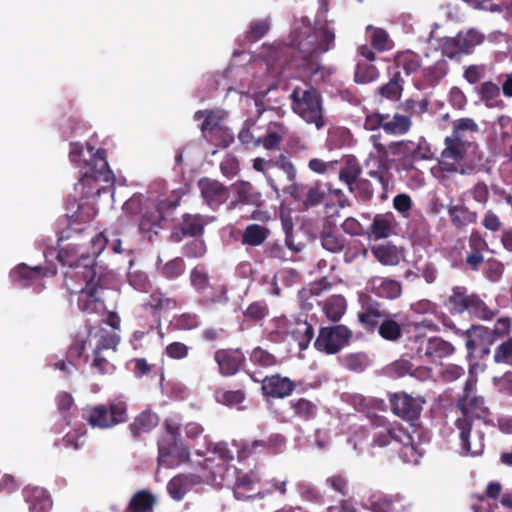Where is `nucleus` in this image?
<instances>
[{"mask_svg":"<svg viewBox=\"0 0 512 512\" xmlns=\"http://www.w3.org/2000/svg\"><path fill=\"white\" fill-rule=\"evenodd\" d=\"M346 300L341 295L327 298L323 304V311L331 321H338L346 311Z\"/></svg>","mask_w":512,"mask_h":512,"instance_id":"39","label":"nucleus"},{"mask_svg":"<svg viewBox=\"0 0 512 512\" xmlns=\"http://www.w3.org/2000/svg\"><path fill=\"white\" fill-rule=\"evenodd\" d=\"M192 287L200 294H203L209 287V276L203 267L197 266L190 273Z\"/></svg>","mask_w":512,"mask_h":512,"instance_id":"55","label":"nucleus"},{"mask_svg":"<svg viewBox=\"0 0 512 512\" xmlns=\"http://www.w3.org/2000/svg\"><path fill=\"white\" fill-rule=\"evenodd\" d=\"M470 300V294L467 293L465 287L457 286L452 289V294L449 296L446 306L453 314H462L467 311Z\"/></svg>","mask_w":512,"mask_h":512,"instance_id":"34","label":"nucleus"},{"mask_svg":"<svg viewBox=\"0 0 512 512\" xmlns=\"http://www.w3.org/2000/svg\"><path fill=\"white\" fill-rule=\"evenodd\" d=\"M23 496L29 512H49L52 508V500L44 488L28 486L23 490Z\"/></svg>","mask_w":512,"mask_h":512,"instance_id":"24","label":"nucleus"},{"mask_svg":"<svg viewBox=\"0 0 512 512\" xmlns=\"http://www.w3.org/2000/svg\"><path fill=\"white\" fill-rule=\"evenodd\" d=\"M204 202L213 210L225 203L229 196L228 189L217 180L203 178L198 182Z\"/></svg>","mask_w":512,"mask_h":512,"instance_id":"20","label":"nucleus"},{"mask_svg":"<svg viewBox=\"0 0 512 512\" xmlns=\"http://www.w3.org/2000/svg\"><path fill=\"white\" fill-rule=\"evenodd\" d=\"M334 45L335 28L332 22L318 20L312 27L302 20L295 24L287 43L263 47L262 60L254 63L257 72L249 86V92L252 93L253 98L245 96L242 99L247 107L253 106L255 109V112L251 111V115L238 133L239 141L246 148H255L261 145V137H256L251 132L252 126L267 109L261 98L276 87L278 78L293 76L289 72L291 63L284 59L288 50L290 48L297 50V57L294 59L296 65L317 82L324 78L318 58L331 50Z\"/></svg>","mask_w":512,"mask_h":512,"instance_id":"2","label":"nucleus"},{"mask_svg":"<svg viewBox=\"0 0 512 512\" xmlns=\"http://www.w3.org/2000/svg\"><path fill=\"white\" fill-rule=\"evenodd\" d=\"M195 455L200 458L197 464L200 472L197 474H179L167 484V491L172 499L180 501L196 485L208 484L221 487L228 482L230 472L234 467L233 452L225 442L208 443L205 450L197 449Z\"/></svg>","mask_w":512,"mask_h":512,"instance_id":"4","label":"nucleus"},{"mask_svg":"<svg viewBox=\"0 0 512 512\" xmlns=\"http://www.w3.org/2000/svg\"><path fill=\"white\" fill-rule=\"evenodd\" d=\"M295 388L294 382L288 377L272 375L265 377L262 381L263 393L274 398H284L289 396Z\"/></svg>","mask_w":512,"mask_h":512,"instance_id":"23","label":"nucleus"},{"mask_svg":"<svg viewBox=\"0 0 512 512\" xmlns=\"http://www.w3.org/2000/svg\"><path fill=\"white\" fill-rule=\"evenodd\" d=\"M226 114L223 110H199L194 114L195 120L204 119L201 125L202 135H209V133L215 129L223 127L222 121Z\"/></svg>","mask_w":512,"mask_h":512,"instance_id":"30","label":"nucleus"},{"mask_svg":"<svg viewBox=\"0 0 512 512\" xmlns=\"http://www.w3.org/2000/svg\"><path fill=\"white\" fill-rule=\"evenodd\" d=\"M308 443L311 447L318 450H325L331 443V432L328 429H317L308 437Z\"/></svg>","mask_w":512,"mask_h":512,"instance_id":"58","label":"nucleus"},{"mask_svg":"<svg viewBox=\"0 0 512 512\" xmlns=\"http://www.w3.org/2000/svg\"><path fill=\"white\" fill-rule=\"evenodd\" d=\"M165 205V201L159 195L155 196L152 192L138 193L123 204L122 210L135 217L140 233L148 240H152L163 228Z\"/></svg>","mask_w":512,"mask_h":512,"instance_id":"7","label":"nucleus"},{"mask_svg":"<svg viewBox=\"0 0 512 512\" xmlns=\"http://www.w3.org/2000/svg\"><path fill=\"white\" fill-rule=\"evenodd\" d=\"M476 378L470 376L465 384L463 395L460 397L458 407L462 417L456 420L463 455L478 456L483 452V432L480 427L486 424L488 408L484 399L476 395Z\"/></svg>","mask_w":512,"mask_h":512,"instance_id":"5","label":"nucleus"},{"mask_svg":"<svg viewBox=\"0 0 512 512\" xmlns=\"http://www.w3.org/2000/svg\"><path fill=\"white\" fill-rule=\"evenodd\" d=\"M286 132V127L281 123H270L266 135L261 138V144L268 150L277 148Z\"/></svg>","mask_w":512,"mask_h":512,"instance_id":"43","label":"nucleus"},{"mask_svg":"<svg viewBox=\"0 0 512 512\" xmlns=\"http://www.w3.org/2000/svg\"><path fill=\"white\" fill-rule=\"evenodd\" d=\"M86 429L84 425L74 426L67 431L62 439L61 445L65 448L77 450L84 445Z\"/></svg>","mask_w":512,"mask_h":512,"instance_id":"47","label":"nucleus"},{"mask_svg":"<svg viewBox=\"0 0 512 512\" xmlns=\"http://www.w3.org/2000/svg\"><path fill=\"white\" fill-rule=\"evenodd\" d=\"M392 411L395 415L407 421L418 418L424 401L414 398L406 393H397L390 398Z\"/></svg>","mask_w":512,"mask_h":512,"instance_id":"19","label":"nucleus"},{"mask_svg":"<svg viewBox=\"0 0 512 512\" xmlns=\"http://www.w3.org/2000/svg\"><path fill=\"white\" fill-rule=\"evenodd\" d=\"M412 121L407 115L395 113L390 116L386 114L384 132L392 136L405 135L411 128Z\"/></svg>","mask_w":512,"mask_h":512,"instance_id":"31","label":"nucleus"},{"mask_svg":"<svg viewBox=\"0 0 512 512\" xmlns=\"http://www.w3.org/2000/svg\"><path fill=\"white\" fill-rule=\"evenodd\" d=\"M274 332L283 340H294L300 350H304L311 342L314 331L306 317H280L274 321Z\"/></svg>","mask_w":512,"mask_h":512,"instance_id":"12","label":"nucleus"},{"mask_svg":"<svg viewBox=\"0 0 512 512\" xmlns=\"http://www.w3.org/2000/svg\"><path fill=\"white\" fill-rule=\"evenodd\" d=\"M291 406L296 416L303 420H310L315 417L317 407L314 403L307 399H298L291 401Z\"/></svg>","mask_w":512,"mask_h":512,"instance_id":"54","label":"nucleus"},{"mask_svg":"<svg viewBox=\"0 0 512 512\" xmlns=\"http://www.w3.org/2000/svg\"><path fill=\"white\" fill-rule=\"evenodd\" d=\"M398 66L402 67L406 75L415 73L420 67V61L417 55L405 54L398 58Z\"/></svg>","mask_w":512,"mask_h":512,"instance_id":"63","label":"nucleus"},{"mask_svg":"<svg viewBox=\"0 0 512 512\" xmlns=\"http://www.w3.org/2000/svg\"><path fill=\"white\" fill-rule=\"evenodd\" d=\"M479 131V126L472 118H459L453 121V130L451 136L462 140L468 145H473V138Z\"/></svg>","mask_w":512,"mask_h":512,"instance_id":"28","label":"nucleus"},{"mask_svg":"<svg viewBox=\"0 0 512 512\" xmlns=\"http://www.w3.org/2000/svg\"><path fill=\"white\" fill-rule=\"evenodd\" d=\"M207 248L203 239L195 238L188 241L182 249L184 256L188 258H200L206 254Z\"/></svg>","mask_w":512,"mask_h":512,"instance_id":"59","label":"nucleus"},{"mask_svg":"<svg viewBox=\"0 0 512 512\" xmlns=\"http://www.w3.org/2000/svg\"><path fill=\"white\" fill-rule=\"evenodd\" d=\"M447 212L452 224L457 228L474 223L477 220V213L462 205L451 204L448 206Z\"/></svg>","mask_w":512,"mask_h":512,"instance_id":"35","label":"nucleus"},{"mask_svg":"<svg viewBox=\"0 0 512 512\" xmlns=\"http://www.w3.org/2000/svg\"><path fill=\"white\" fill-rule=\"evenodd\" d=\"M325 484L331 490L345 496L348 493L349 481L344 473H334L328 476Z\"/></svg>","mask_w":512,"mask_h":512,"instance_id":"57","label":"nucleus"},{"mask_svg":"<svg viewBox=\"0 0 512 512\" xmlns=\"http://www.w3.org/2000/svg\"><path fill=\"white\" fill-rule=\"evenodd\" d=\"M214 359L221 375L232 376L239 371L245 357L239 350H218L214 354Z\"/></svg>","mask_w":512,"mask_h":512,"instance_id":"22","label":"nucleus"},{"mask_svg":"<svg viewBox=\"0 0 512 512\" xmlns=\"http://www.w3.org/2000/svg\"><path fill=\"white\" fill-rule=\"evenodd\" d=\"M478 95L481 101L489 108L504 106L503 101L499 99L500 88L492 81L483 82L478 89Z\"/></svg>","mask_w":512,"mask_h":512,"instance_id":"36","label":"nucleus"},{"mask_svg":"<svg viewBox=\"0 0 512 512\" xmlns=\"http://www.w3.org/2000/svg\"><path fill=\"white\" fill-rule=\"evenodd\" d=\"M348 441L353 443L354 449L364 444L382 448L398 443L402 445L401 458L410 464H417L423 455V449L415 444L413 436L400 423L391 422L377 414L366 415L352 422Z\"/></svg>","mask_w":512,"mask_h":512,"instance_id":"3","label":"nucleus"},{"mask_svg":"<svg viewBox=\"0 0 512 512\" xmlns=\"http://www.w3.org/2000/svg\"><path fill=\"white\" fill-rule=\"evenodd\" d=\"M372 149L368 153L364 161L365 167L368 169V175L385 187L388 184L389 160L388 150L381 142V134H372L369 137Z\"/></svg>","mask_w":512,"mask_h":512,"instance_id":"13","label":"nucleus"},{"mask_svg":"<svg viewBox=\"0 0 512 512\" xmlns=\"http://www.w3.org/2000/svg\"><path fill=\"white\" fill-rule=\"evenodd\" d=\"M55 274L56 269L54 267H29L22 263L10 272V277L13 282L20 286L32 287L36 292H40L44 287V278Z\"/></svg>","mask_w":512,"mask_h":512,"instance_id":"16","label":"nucleus"},{"mask_svg":"<svg viewBox=\"0 0 512 512\" xmlns=\"http://www.w3.org/2000/svg\"><path fill=\"white\" fill-rule=\"evenodd\" d=\"M396 220L393 213L377 214L371 224V234L375 240L387 238L395 232Z\"/></svg>","mask_w":512,"mask_h":512,"instance_id":"27","label":"nucleus"},{"mask_svg":"<svg viewBox=\"0 0 512 512\" xmlns=\"http://www.w3.org/2000/svg\"><path fill=\"white\" fill-rule=\"evenodd\" d=\"M396 315H387L379 325V334L388 341H396L402 336V325L396 321Z\"/></svg>","mask_w":512,"mask_h":512,"instance_id":"42","label":"nucleus"},{"mask_svg":"<svg viewBox=\"0 0 512 512\" xmlns=\"http://www.w3.org/2000/svg\"><path fill=\"white\" fill-rule=\"evenodd\" d=\"M286 440L280 434H272L265 440H255L251 443V448L244 446V450L249 452L256 450L257 448H267L274 451H282L285 447Z\"/></svg>","mask_w":512,"mask_h":512,"instance_id":"52","label":"nucleus"},{"mask_svg":"<svg viewBox=\"0 0 512 512\" xmlns=\"http://www.w3.org/2000/svg\"><path fill=\"white\" fill-rule=\"evenodd\" d=\"M367 287L377 296L387 299H396L402 293L401 283L385 277H371Z\"/></svg>","mask_w":512,"mask_h":512,"instance_id":"25","label":"nucleus"},{"mask_svg":"<svg viewBox=\"0 0 512 512\" xmlns=\"http://www.w3.org/2000/svg\"><path fill=\"white\" fill-rule=\"evenodd\" d=\"M411 144V142H405V141H399L394 142L390 145V149L393 152H400L402 148L404 147L408 151H411L412 157L416 160H427L430 159L432 156L431 148L429 143L423 139L420 138L418 143L414 148H408L407 146Z\"/></svg>","mask_w":512,"mask_h":512,"instance_id":"37","label":"nucleus"},{"mask_svg":"<svg viewBox=\"0 0 512 512\" xmlns=\"http://www.w3.org/2000/svg\"><path fill=\"white\" fill-rule=\"evenodd\" d=\"M208 142L219 146V147H227L229 146L233 140L234 135L230 129L223 126L219 129H215L209 133V135L203 136Z\"/></svg>","mask_w":512,"mask_h":512,"instance_id":"53","label":"nucleus"},{"mask_svg":"<svg viewBox=\"0 0 512 512\" xmlns=\"http://www.w3.org/2000/svg\"><path fill=\"white\" fill-rule=\"evenodd\" d=\"M156 504V495L143 489L132 495L124 512H153Z\"/></svg>","mask_w":512,"mask_h":512,"instance_id":"26","label":"nucleus"},{"mask_svg":"<svg viewBox=\"0 0 512 512\" xmlns=\"http://www.w3.org/2000/svg\"><path fill=\"white\" fill-rule=\"evenodd\" d=\"M119 343V336L116 332L108 331L105 328L89 330L87 334H78L68 350L70 358H81L84 356L86 347L92 348L94 360L92 367L101 374H112L114 365L105 357L104 353L116 350Z\"/></svg>","mask_w":512,"mask_h":512,"instance_id":"6","label":"nucleus"},{"mask_svg":"<svg viewBox=\"0 0 512 512\" xmlns=\"http://www.w3.org/2000/svg\"><path fill=\"white\" fill-rule=\"evenodd\" d=\"M467 312L479 319L490 320L494 317L495 312L490 309L486 303L475 294H470V300Z\"/></svg>","mask_w":512,"mask_h":512,"instance_id":"46","label":"nucleus"},{"mask_svg":"<svg viewBox=\"0 0 512 512\" xmlns=\"http://www.w3.org/2000/svg\"><path fill=\"white\" fill-rule=\"evenodd\" d=\"M360 173L361 168L358 160L355 157H348L345 160L344 167L339 171V178L341 181L345 182L352 191V186L356 182Z\"/></svg>","mask_w":512,"mask_h":512,"instance_id":"45","label":"nucleus"},{"mask_svg":"<svg viewBox=\"0 0 512 512\" xmlns=\"http://www.w3.org/2000/svg\"><path fill=\"white\" fill-rule=\"evenodd\" d=\"M70 162L80 170L81 178L74 185L73 198L76 210L72 212L73 221L67 231L66 244L60 239L58 260L71 269L66 273L68 280L79 278L85 286L78 292L77 303L80 310L87 313H99L105 309L102 299L104 288L108 287L114 275L102 266L94 265V258L100 255L106 246L116 254L132 253L130 246L122 247L117 235L95 233L89 227H80L81 221L92 219L96 215L95 207L84 200L94 199L102 193L114 197V175L108 166L105 151L95 149L89 142H71Z\"/></svg>","mask_w":512,"mask_h":512,"instance_id":"1","label":"nucleus"},{"mask_svg":"<svg viewBox=\"0 0 512 512\" xmlns=\"http://www.w3.org/2000/svg\"><path fill=\"white\" fill-rule=\"evenodd\" d=\"M179 438L163 435L158 441V462L165 467H174L173 451L179 443Z\"/></svg>","mask_w":512,"mask_h":512,"instance_id":"33","label":"nucleus"},{"mask_svg":"<svg viewBox=\"0 0 512 512\" xmlns=\"http://www.w3.org/2000/svg\"><path fill=\"white\" fill-rule=\"evenodd\" d=\"M409 348L418 358L431 362L448 357L455 351L451 343L440 337L416 336L411 340Z\"/></svg>","mask_w":512,"mask_h":512,"instance_id":"14","label":"nucleus"},{"mask_svg":"<svg viewBox=\"0 0 512 512\" xmlns=\"http://www.w3.org/2000/svg\"><path fill=\"white\" fill-rule=\"evenodd\" d=\"M156 265L159 273L167 279L177 278L182 275L185 270L184 261L179 257L169 260L165 263H163V261L158 258Z\"/></svg>","mask_w":512,"mask_h":512,"instance_id":"44","label":"nucleus"},{"mask_svg":"<svg viewBox=\"0 0 512 512\" xmlns=\"http://www.w3.org/2000/svg\"><path fill=\"white\" fill-rule=\"evenodd\" d=\"M472 146L451 135L444 139V149L438 160L439 166L446 172H458Z\"/></svg>","mask_w":512,"mask_h":512,"instance_id":"17","label":"nucleus"},{"mask_svg":"<svg viewBox=\"0 0 512 512\" xmlns=\"http://www.w3.org/2000/svg\"><path fill=\"white\" fill-rule=\"evenodd\" d=\"M366 507L372 512H391L393 500L385 495H373L366 503Z\"/></svg>","mask_w":512,"mask_h":512,"instance_id":"56","label":"nucleus"},{"mask_svg":"<svg viewBox=\"0 0 512 512\" xmlns=\"http://www.w3.org/2000/svg\"><path fill=\"white\" fill-rule=\"evenodd\" d=\"M379 76L377 68L368 62L359 60L355 71V81L357 83L365 84L375 81Z\"/></svg>","mask_w":512,"mask_h":512,"instance_id":"50","label":"nucleus"},{"mask_svg":"<svg viewBox=\"0 0 512 512\" xmlns=\"http://www.w3.org/2000/svg\"><path fill=\"white\" fill-rule=\"evenodd\" d=\"M448 64L444 59L436 61L432 66L425 69V73L430 83L437 82L446 76Z\"/></svg>","mask_w":512,"mask_h":512,"instance_id":"62","label":"nucleus"},{"mask_svg":"<svg viewBox=\"0 0 512 512\" xmlns=\"http://www.w3.org/2000/svg\"><path fill=\"white\" fill-rule=\"evenodd\" d=\"M82 416L93 428L110 429L128 420V405L123 397H117L107 404L86 407Z\"/></svg>","mask_w":512,"mask_h":512,"instance_id":"10","label":"nucleus"},{"mask_svg":"<svg viewBox=\"0 0 512 512\" xmlns=\"http://www.w3.org/2000/svg\"><path fill=\"white\" fill-rule=\"evenodd\" d=\"M232 191L237 199L228 204V209H236L240 204L260 207L262 204V194L250 183L238 180L231 185Z\"/></svg>","mask_w":512,"mask_h":512,"instance_id":"21","label":"nucleus"},{"mask_svg":"<svg viewBox=\"0 0 512 512\" xmlns=\"http://www.w3.org/2000/svg\"><path fill=\"white\" fill-rule=\"evenodd\" d=\"M214 219V217L203 216L200 214H185L179 227L172 231L170 239L173 242H180L183 239V236L201 235L204 231L205 225L214 221Z\"/></svg>","mask_w":512,"mask_h":512,"instance_id":"18","label":"nucleus"},{"mask_svg":"<svg viewBox=\"0 0 512 512\" xmlns=\"http://www.w3.org/2000/svg\"><path fill=\"white\" fill-rule=\"evenodd\" d=\"M159 423L158 415L150 409L142 411L129 425L131 434L136 437L142 433H148Z\"/></svg>","mask_w":512,"mask_h":512,"instance_id":"29","label":"nucleus"},{"mask_svg":"<svg viewBox=\"0 0 512 512\" xmlns=\"http://www.w3.org/2000/svg\"><path fill=\"white\" fill-rule=\"evenodd\" d=\"M366 34L372 46L378 51H386L391 49L393 46V42L388 33L382 28L368 25L366 27Z\"/></svg>","mask_w":512,"mask_h":512,"instance_id":"40","label":"nucleus"},{"mask_svg":"<svg viewBox=\"0 0 512 512\" xmlns=\"http://www.w3.org/2000/svg\"><path fill=\"white\" fill-rule=\"evenodd\" d=\"M411 309L415 314L423 315L425 318L419 322L414 323V327L416 330H420L421 328L430 330V331H438L439 328L434 319H443V324L449 329L454 330L456 334L462 333L467 336L466 347L469 350H472L476 347V342L472 339L473 335H477L484 329L481 326L475 327L472 326L470 329H467L465 332L457 329L451 320L447 319L444 314L440 311L439 306L427 299L419 300L411 305Z\"/></svg>","mask_w":512,"mask_h":512,"instance_id":"9","label":"nucleus"},{"mask_svg":"<svg viewBox=\"0 0 512 512\" xmlns=\"http://www.w3.org/2000/svg\"><path fill=\"white\" fill-rule=\"evenodd\" d=\"M200 317L196 313H182L173 317L171 325L177 330H191L199 327Z\"/></svg>","mask_w":512,"mask_h":512,"instance_id":"51","label":"nucleus"},{"mask_svg":"<svg viewBox=\"0 0 512 512\" xmlns=\"http://www.w3.org/2000/svg\"><path fill=\"white\" fill-rule=\"evenodd\" d=\"M375 258L383 265L395 266L403 259V250L390 244L379 245L372 249Z\"/></svg>","mask_w":512,"mask_h":512,"instance_id":"32","label":"nucleus"},{"mask_svg":"<svg viewBox=\"0 0 512 512\" xmlns=\"http://www.w3.org/2000/svg\"><path fill=\"white\" fill-rule=\"evenodd\" d=\"M322 247L332 253L341 252L345 245L346 240L339 233L333 231L331 227H324L321 235Z\"/></svg>","mask_w":512,"mask_h":512,"instance_id":"41","label":"nucleus"},{"mask_svg":"<svg viewBox=\"0 0 512 512\" xmlns=\"http://www.w3.org/2000/svg\"><path fill=\"white\" fill-rule=\"evenodd\" d=\"M351 336L352 332L344 325L324 327L320 330L314 346L320 352L336 354L348 344Z\"/></svg>","mask_w":512,"mask_h":512,"instance_id":"15","label":"nucleus"},{"mask_svg":"<svg viewBox=\"0 0 512 512\" xmlns=\"http://www.w3.org/2000/svg\"><path fill=\"white\" fill-rule=\"evenodd\" d=\"M128 282L129 284L138 291H146L149 285L147 275L138 270H129L128 274Z\"/></svg>","mask_w":512,"mask_h":512,"instance_id":"64","label":"nucleus"},{"mask_svg":"<svg viewBox=\"0 0 512 512\" xmlns=\"http://www.w3.org/2000/svg\"><path fill=\"white\" fill-rule=\"evenodd\" d=\"M484 39L485 35L475 28L459 31L453 37L441 39L442 55L451 60L460 61L463 55L473 54L476 47L484 42Z\"/></svg>","mask_w":512,"mask_h":512,"instance_id":"11","label":"nucleus"},{"mask_svg":"<svg viewBox=\"0 0 512 512\" xmlns=\"http://www.w3.org/2000/svg\"><path fill=\"white\" fill-rule=\"evenodd\" d=\"M490 71V66L485 63L469 64L463 67V78L471 85L477 84L483 79Z\"/></svg>","mask_w":512,"mask_h":512,"instance_id":"48","label":"nucleus"},{"mask_svg":"<svg viewBox=\"0 0 512 512\" xmlns=\"http://www.w3.org/2000/svg\"><path fill=\"white\" fill-rule=\"evenodd\" d=\"M291 107L295 114L317 130L326 125L320 93L308 83L293 88L290 94Z\"/></svg>","mask_w":512,"mask_h":512,"instance_id":"8","label":"nucleus"},{"mask_svg":"<svg viewBox=\"0 0 512 512\" xmlns=\"http://www.w3.org/2000/svg\"><path fill=\"white\" fill-rule=\"evenodd\" d=\"M494 361L498 364L512 366V337L495 349Z\"/></svg>","mask_w":512,"mask_h":512,"instance_id":"61","label":"nucleus"},{"mask_svg":"<svg viewBox=\"0 0 512 512\" xmlns=\"http://www.w3.org/2000/svg\"><path fill=\"white\" fill-rule=\"evenodd\" d=\"M270 230L262 225L250 224L248 225L242 235V243L248 246H259L269 236Z\"/></svg>","mask_w":512,"mask_h":512,"instance_id":"38","label":"nucleus"},{"mask_svg":"<svg viewBox=\"0 0 512 512\" xmlns=\"http://www.w3.org/2000/svg\"><path fill=\"white\" fill-rule=\"evenodd\" d=\"M270 24L267 19L253 20L247 31V38L250 41H257L261 39L268 32Z\"/></svg>","mask_w":512,"mask_h":512,"instance_id":"60","label":"nucleus"},{"mask_svg":"<svg viewBox=\"0 0 512 512\" xmlns=\"http://www.w3.org/2000/svg\"><path fill=\"white\" fill-rule=\"evenodd\" d=\"M215 400L229 407H236L241 404L245 399V394L242 390H224L219 389L215 392Z\"/></svg>","mask_w":512,"mask_h":512,"instance_id":"49","label":"nucleus"}]
</instances>
